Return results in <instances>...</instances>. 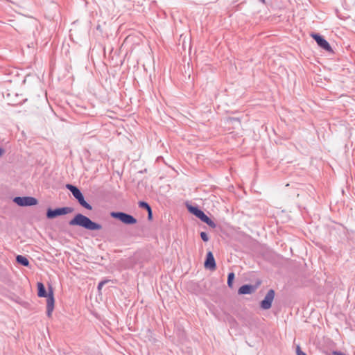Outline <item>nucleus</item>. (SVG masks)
<instances>
[{"label": "nucleus", "mask_w": 355, "mask_h": 355, "mask_svg": "<svg viewBox=\"0 0 355 355\" xmlns=\"http://www.w3.org/2000/svg\"><path fill=\"white\" fill-rule=\"evenodd\" d=\"M4 149L0 147V157L3 154Z\"/></svg>", "instance_id": "nucleus-25"}, {"label": "nucleus", "mask_w": 355, "mask_h": 355, "mask_svg": "<svg viewBox=\"0 0 355 355\" xmlns=\"http://www.w3.org/2000/svg\"><path fill=\"white\" fill-rule=\"evenodd\" d=\"M16 261L18 264L26 267H28L30 264L28 259L23 255H17L16 257Z\"/></svg>", "instance_id": "nucleus-13"}, {"label": "nucleus", "mask_w": 355, "mask_h": 355, "mask_svg": "<svg viewBox=\"0 0 355 355\" xmlns=\"http://www.w3.org/2000/svg\"><path fill=\"white\" fill-rule=\"evenodd\" d=\"M147 212H148V219L150 220H152V218H153L152 209H150V210H148Z\"/></svg>", "instance_id": "nucleus-24"}, {"label": "nucleus", "mask_w": 355, "mask_h": 355, "mask_svg": "<svg viewBox=\"0 0 355 355\" xmlns=\"http://www.w3.org/2000/svg\"><path fill=\"white\" fill-rule=\"evenodd\" d=\"M76 200H77L78 203L83 207L85 208L86 209H87V210H92V206L85 200L83 194H82L80 196H79Z\"/></svg>", "instance_id": "nucleus-12"}, {"label": "nucleus", "mask_w": 355, "mask_h": 355, "mask_svg": "<svg viewBox=\"0 0 355 355\" xmlns=\"http://www.w3.org/2000/svg\"><path fill=\"white\" fill-rule=\"evenodd\" d=\"M55 16V13L54 15H49L48 17L54 19Z\"/></svg>", "instance_id": "nucleus-26"}, {"label": "nucleus", "mask_w": 355, "mask_h": 355, "mask_svg": "<svg viewBox=\"0 0 355 355\" xmlns=\"http://www.w3.org/2000/svg\"><path fill=\"white\" fill-rule=\"evenodd\" d=\"M296 354L297 355H306V353L302 351L300 346H297L296 347Z\"/></svg>", "instance_id": "nucleus-23"}, {"label": "nucleus", "mask_w": 355, "mask_h": 355, "mask_svg": "<svg viewBox=\"0 0 355 355\" xmlns=\"http://www.w3.org/2000/svg\"><path fill=\"white\" fill-rule=\"evenodd\" d=\"M206 224L211 228H215L216 227V224L210 218L207 221Z\"/></svg>", "instance_id": "nucleus-20"}, {"label": "nucleus", "mask_w": 355, "mask_h": 355, "mask_svg": "<svg viewBox=\"0 0 355 355\" xmlns=\"http://www.w3.org/2000/svg\"><path fill=\"white\" fill-rule=\"evenodd\" d=\"M209 217H208L204 212L202 214V215L199 218V219L205 223H207V221L209 220Z\"/></svg>", "instance_id": "nucleus-19"}, {"label": "nucleus", "mask_w": 355, "mask_h": 355, "mask_svg": "<svg viewBox=\"0 0 355 355\" xmlns=\"http://www.w3.org/2000/svg\"><path fill=\"white\" fill-rule=\"evenodd\" d=\"M235 275L234 272H230L227 276V285L230 288H232L233 286V281L234 279Z\"/></svg>", "instance_id": "nucleus-15"}, {"label": "nucleus", "mask_w": 355, "mask_h": 355, "mask_svg": "<svg viewBox=\"0 0 355 355\" xmlns=\"http://www.w3.org/2000/svg\"><path fill=\"white\" fill-rule=\"evenodd\" d=\"M73 211V208L71 207H58L55 209L48 208L46 211V217L49 219H53L60 216L70 214Z\"/></svg>", "instance_id": "nucleus-2"}, {"label": "nucleus", "mask_w": 355, "mask_h": 355, "mask_svg": "<svg viewBox=\"0 0 355 355\" xmlns=\"http://www.w3.org/2000/svg\"><path fill=\"white\" fill-rule=\"evenodd\" d=\"M138 204H139V207L140 208L144 209L147 211L148 210H150V209H151V207L150 206V205L148 202H145V201H139Z\"/></svg>", "instance_id": "nucleus-16"}, {"label": "nucleus", "mask_w": 355, "mask_h": 355, "mask_svg": "<svg viewBox=\"0 0 355 355\" xmlns=\"http://www.w3.org/2000/svg\"><path fill=\"white\" fill-rule=\"evenodd\" d=\"M206 224L211 228H215L216 227V224L210 218L207 221Z\"/></svg>", "instance_id": "nucleus-21"}, {"label": "nucleus", "mask_w": 355, "mask_h": 355, "mask_svg": "<svg viewBox=\"0 0 355 355\" xmlns=\"http://www.w3.org/2000/svg\"><path fill=\"white\" fill-rule=\"evenodd\" d=\"M110 216L119 220L125 225H134L137 223V219L132 215L122 211H112Z\"/></svg>", "instance_id": "nucleus-3"}, {"label": "nucleus", "mask_w": 355, "mask_h": 355, "mask_svg": "<svg viewBox=\"0 0 355 355\" xmlns=\"http://www.w3.org/2000/svg\"><path fill=\"white\" fill-rule=\"evenodd\" d=\"M38 292L37 295L40 297H44V285L42 282L37 283Z\"/></svg>", "instance_id": "nucleus-14"}, {"label": "nucleus", "mask_w": 355, "mask_h": 355, "mask_svg": "<svg viewBox=\"0 0 355 355\" xmlns=\"http://www.w3.org/2000/svg\"><path fill=\"white\" fill-rule=\"evenodd\" d=\"M50 6H51L52 10L55 12H58L59 11V8H58V6L57 4L51 3Z\"/></svg>", "instance_id": "nucleus-22"}, {"label": "nucleus", "mask_w": 355, "mask_h": 355, "mask_svg": "<svg viewBox=\"0 0 355 355\" xmlns=\"http://www.w3.org/2000/svg\"><path fill=\"white\" fill-rule=\"evenodd\" d=\"M13 202L19 207L33 206L37 204V200L31 196H17L13 198Z\"/></svg>", "instance_id": "nucleus-5"}, {"label": "nucleus", "mask_w": 355, "mask_h": 355, "mask_svg": "<svg viewBox=\"0 0 355 355\" xmlns=\"http://www.w3.org/2000/svg\"><path fill=\"white\" fill-rule=\"evenodd\" d=\"M257 287L252 284H244L241 286L239 290L238 293L239 295H248L254 293Z\"/></svg>", "instance_id": "nucleus-9"}, {"label": "nucleus", "mask_w": 355, "mask_h": 355, "mask_svg": "<svg viewBox=\"0 0 355 355\" xmlns=\"http://www.w3.org/2000/svg\"><path fill=\"white\" fill-rule=\"evenodd\" d=\"M260 2H261L262 3H266V1L265 0H259Z\"/></svg>", "instance_id": "nucleus-27"}, {"label": "nucleus", "mask_w": 355, "mask_h": 355, "mask_svg": "<svg viewBox=\"0 0 355 355\" xmlns=\"http://www.w3.org/2000/svg\"><path fill=\"white\" fill-rule=\"evenodd\" d=\"M275 291L273 289H270L267 292L263 300L261 301L260 307L263 310H268L270 309L272 306V301L275 297Z\"/></svg>", "instance_id": "nucleus-7"}, {"label": "nucleus", "mask_w": 355, "mask_h": 355, "mask_svg": "<svg viewBox=\"0 0 355 355\" xmlns=\"http://www.w3.org/2000/svg\"><path fill=\"white\" fill-rule=\"evenodd\" d=\"M204 266L205 268L209 270H215L216 268V264L215 261V259L213 253L211 251H209L207 253L206 259L204 263Z\"/></svg>", "instance_id": "nucleus-8"}, {"label": "nucleus", "mask_w": 355, "mask_h": 355, "mask_svg": "<svg viewBox=\"0 0 355 355\" xmlns=\"http://www.w3.org/2000/svg\"><path fill=\"white\" fill-rule=\"evenodd\" d=\"M186 205L188 211L198 218L204 212L198 206H193L189 204H187Z\"/></svg>", "instance_id": "nucleus-10"}, {"label": "nucleus", "mask_w": 355, "mask_h": 355, "mask_svg": "<svg viewBox=\"0 0 355 355\" xmlns=\"http://www.w3.org/2000/svg\"><path fill=\"white\" fill-rule=\"evenodd\" d=\"M46 302L47 309V315L49 317L54 309L55 298L53 290L51 285L48 284V291H46Z\"/></svg>", "instance_id": "nucleus-4"}, {"label": "nucleus", "mask_w": 355, "mask_h": 355, "mask_svg": "<svg viewBox=\"0 0 355 355\" xmlns=\"http://www.w3.org/2000/svg\"><path fill=\"white\" fill-rule=\"evenodd\" d=\"M110 280V279H104V280H102L98 284V286H97V289L98 291H101V290L102 289L103 286L107 284V282H109Z\"/></svg>", "instance_id": "nucleus-17"}, {"label": "nucleus", "mask_w": 355, "mask_h": 355, "mask_svg": "<svg viewBox=\"0 0 355 355\" xmlns=\"http://www.w3.org/2000/svg\"><path fill=\"white\" fill-rule=\"evenodd\" d=\"M313 39L316 42L317 44L327 52H332L333 49L329 43L324 38L323 36L318 33H313L311 35Z\"/></svg>", "instance_id": "nucleus-6"}, {"label": "nucleus", "mask_w": 355, "mask_h": 355, "mask_svg": "<svg viewBox=\"0 0 355 355\" xmlns=\"http://www.w3.org/2000/svg\"><path fill=\"white\" fill-rule=\"evenodd\" d=\"M69 225L71 226H79L90 231L99 230L102 225L94 221H92L89 217L82 214H77L69 220Z\"/></svg>", "instance_id": "nucleus-1"}, {"label": "nucleus", "mask_w": 355, "mask_h": 355, "mask_svg": "<svg viewBox=\"0 0 355 355\" xmlns=\"http://www.w3.org/2000/svg\"><path fill=\"white\" fill-rule=\"evenodd\" d=\"M200 237H201L202 240L205 242H207L209 241V236H208L207 234L205 232H200Z\"/></svg>", "instance_id": "nucleus-18"}, {"label": "nucleus", "mask_w": 355, "mask_h": 355, "mask_svg": "<svg viewBox=\"0 0 355 355\" xmlns=\"http://www.w3.org/2000/svg\"><path fill=\"white\" fill-rule=\"evenodd\" d=\"M66 188L71 191L73 196L76 199L79 196H80L83 193L75 185L71 184H67Z\"/></svg>", "instance_id": "nucleus-11"}]
</instances>
